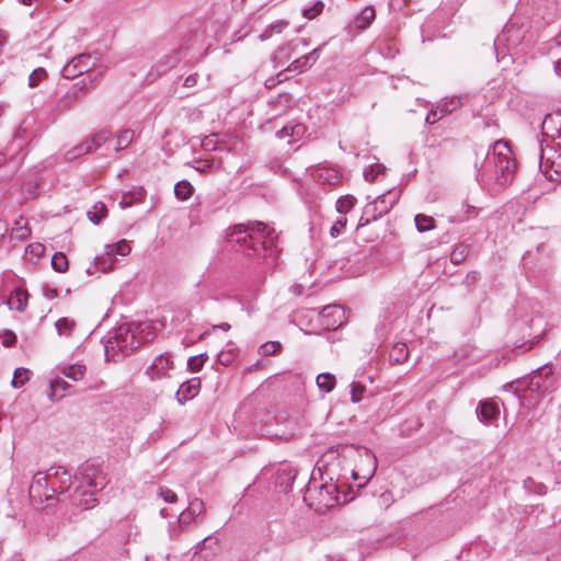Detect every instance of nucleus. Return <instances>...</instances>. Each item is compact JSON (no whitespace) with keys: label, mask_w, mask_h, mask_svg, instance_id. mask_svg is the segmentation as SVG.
<instances>
[{"label":"nucleus","mask_w":561,"mask_h":561,"mask_svg":"<svg viewBox=\"0 0 561 561\" xmlns=\"http://www.w3.org/2000/svg\"><path fill=\"white\" fill-rule=\"evenodd\" d=\"M273 232L274 228L262 221H249L228 228L226 239L237 253L254 260V268L263 273L275 261Z\"/></svg>","instance_id":"1"},{"label":"nucleus","mask_w":561,"mask_h":561,"mask_svg":"<svg viewBox=\"0 0 561 561\" xmlns=\"http://www.w3.org/2000/svg\"><path fill=\"white\" fill-rule=\"evenodd\" d=\"M486 165L491 163L494 167L495 181L504 186L513 181L516 169V160L508 145L503 140H497L492 145V157L486 154Z\"/></svg>","instance_id":"2"},{"label":"nucleus","mask_w":561,"mask_h":561,"mask_svg":"<svg viewBox=\"0 0 561 561\" xmlns=\"http://www.w3.org/2000/svg\"><path fill=\"white\" fill-rule=\"evenodd\" d=\"M140 346V342L136 339L135 332L127 323L121 324L105 343L106 360H116L115 356H128Z\"/></svg>","instance_id":"3"},{"label":"nucleus","mask_w":561,"mask_h":561,"mask_svg":"<svg viewBox=\"0 0 561 561\" xmlns=\"http://www.w3.org/2000/svg\"><path fill=\"white\" fill-rule=\"evenodd\" d=\"M318 473L322 481L321 484H316V472L313 471L311 474V480L313 484H309L307 492L309 496H312L317 501V508H330L336 505L340 501V491L339 486L335 482H333V478L329 477L328 479L324 477L327 474V467H318Z\"/></svg>","instance_id":"4"},{"label":"nucleus","mask_w":561,"mask_h":561,"mask_svg":"<svg viewBox=\"0 0 561 561\" xmlns=\"http://www.w3.org/2000/svg\"><path fill=\"white\" fill-rule=\"evenodd\" d=\"M399 199V193L389 191L379 195L373 202L368 203L358 220L357 229L367 226L371 221H376L383 215L388 214Z\"/></svg>","instance_id":"5"},{"label":"nucleus","mask_w":561,"mask_h":561,"mask_svg":"<svg viewBox=\"0 0 561 561\" xmlns=\"http://www.w3.org/2000/svg\"><path fill=\"white\" fill-rule=\"evenodd\" d=\"M75 478L79 480L80 485H84L85 488L96 491H102L107 484L106 472L104 471L103 466L93 460H87L83 462L78 468Z\"/></svg>","instance_id":"6"},{"label":"nucleus","mask_w":561,"mask_h":561,"mask_svg":"<svg viewBox=\"0 0 561 561\" xmlns=\"http://www.w3.org/2000/svg\"><path fill=\"white\" fill-rule=\"evenodd\" d=\"M50 476L46 472H36L33 476L28 486V496L31 501L37 504L51 506L57 502L56 491L50 486Z\"/></svg>","instance_id":"7"},{"label":"nucleus","mask_w":561,"mask_h":561,"mask_svg":"<svg viewBox=\"0 0 561 561\" xmlns=\"http://www.w3.org/2000/svg\"><path fill=\"white\" fill-rule=\"evenodd\" d=\"M94 66L91 54L83 53L73 57L64 68L62 76L67 79H73L79 75L88 72Z\"/></svg>","instance_id":"8"},{"label":"nucleus","mask_w":561,"mask_h":561,"mask_svg":"<svg viewBox=\"0 0 561 561\" xmlns=\"http://www.w3.org/2000/svg\"><path fill=\"white\" fill-rule=\"evenodd\" d=\"M98 492L99 491L85 488L84 485H78L69 495V502L72 506L78 508L90 510L99 503L96 499Z\"/></svg>","instance_id":"9"},{"label":"nucleus","mask_w":561,"mask_h":561,"mask_svg":"<svg viewBox=\"0 0 561 561\" xmlns=\"http://www.w3.org/2000/svg\"><path fill=\"white\" fill-rule=\"evenodd\" d=\"M47 474L50 476L49 483L56 491V495H61L70 490L71 474L65 468L51 467L47 470Z\"/></svg>","instance_id":"10"},{"label":"nucleus","mask_w":561,"mask_h":561,"mask_svg":"<svg viewBox=\"0 0 561 561\" xmlns=\"http://www.w3.org/2000/svg\"><path fill=\"white\" fill-rule=\"evenodd\" d=\"M171 369H173L171 356L168 354H160L147 368V375L151 380L161 379L168 377Z\"/></svg>","instance_id":"11"},{"label":"nucleus","mask_w":561,"mask_h":561,"mask_svg":"<svg viewBox=\"0 0 561 561\" xmlns=\"http://www.w3.org/2000/svg\"><path fill=\"white\" fill-rule=\"evenodd\" d=\"M320 316L323 328L327 330H336L343 323L344 310L337 305L325 306Z\"/></svg>","instance_id":"12"},{"label":"nucleus","mask_w":561,"mask_h":561,"mask_svg":"<svg viewBox=\"0 0 561 561\" xmlns=\"http://www.w3.org/2000/svg\"><path fill=\"white\" fill-rule=\"evenodd\" d=\"M476 413L481 422L492 424L500 415V407L493 400H482L479 402Z\"/></svg>","instance_id":"13"},{"label":"nucleus","mask_w":561,"mask_h":561,"mask_svg":"<svg viewBox=\"0 0 561 561\" xmlns=\"http://www.w3.org/2000/svg\"><path fill=\"white\" fill-rule=\"evenodd\" d=\"M201 378L193 377L184 381L178 389L175 398L180 404H184L199 393Z\"/></svg>","instance_id":"14"},{"label":"nucleus","mask_w":561,"mask_h":561,"mask_svg":"<svg viewBox=\"0 0 561 561\" xmlns=\"http://www.w3.org/2000/svg\"><path fill=\"white\" fill-rule=\"evenodd\" d=\"M81 85L79 88L72 89L68 91L65 95H62L56 103V111L58 113L67 112L75 107L80 99V94L85 89L87 84L84 80L80 81Z\"/></svg>","instance_id":"15"},{"label":"nucleus","mask_w":561,"mask_h":561,"mask_svg":"<svg viewBox=\"0 0 561 561\" xmlns=\"http://www.w3.org/2000/svg\"><path fill=\"white\" fill-rule=\"evenodd\" d=\"M296 476L297 471L289 466L279 468L276 472L275 485L280 488L283 492L287 493L291 489Z\"/></svg>","instance_id":"16"},{"label":"nucleus","mask_w":561,"mask_h":561,"mask_svg":"<svg viewBox=\"0 0 561 561\" xmlns=\"http://www.w3.org/2000/svg\"><path fill=\"white\" fill-rule=\"evenodd\" d=\"M375 19V8L367 5L354 18L352 26L357 31H364L371 25Z\"/></svg>","instance_id":"17"},{"label":"nucleus","mask_w":561,"mask_h":561,"mask_svg":"<svg viewBox=\"0 0 561 561\" xmlns=\"http://www.w3.org/2000/svg\"><path fill=\"white\" fill-rule=\"evenodd\" d=\"M28 294L23 288H15L7 299L10 310L24 311L27 306Z\"/></svg>","instance_id":"18"},{"label":"nucleus","mask_w":561,"mask_h":561,"mask_svg":"<svg viewBox=\"0 0 561 561\" xmlns=\"http://www.w3.org/2000/svg\"><path fill=\"white\" fill-rule=\"evenodd\" d=\"M146 197V191L142 187L134 186L130 191L124 192L119 201L122 208H127L134 204L144 202Z\"/></svg>","instance_id":"19"},{"label":"nucleus","mask_w":561,"mask_h":561,"mask_svg":"<svg viewBox=\"0 0 561 561\" xmlns=\"http://www.w3.org/2000/svg\"><path fill=\"white\" fill-rule=\"evenodd\" d=\"M312 175L319 183L328 185H335L341 179V175L336 170L329 168H318Z\"/></svg>","instance_id":"20"},{"label":"nucleus","mask_w":561,"mask_h":561,"mask_svg":"<svg viewBox=\"0 0 561 561\" xmlns=\"http://www.w3.org/2000/svg\"><path fill=\"white\" fill-rule=\"evenodd\" d=\"M60 371L65 377L73 381H78L84 377L87 367L83 364H68L62 366Z\"/></svg>","instance_id":"21"},{"label":"nucleus","mask_w":561,"mask_h":561,"mask_svg":"<svg viewBox=\"0 0 561 561\" xmlns=\"http://www.w3.org/2000/svg\"><path fill=\"white\" fill-rule=\"evenodd\" d=\"M408 357H409V348H408V345L403 342L396 343L389 352L390 360L396 364L404 363L408 359Z\"/></svg>","instance_id":"22"},{"label":"nucleus","mask_w":561,"mask_h":561,"mask_svg":"<svg viewBox=\"0 0 561 561\" xmlns=\"http://www.w3.org/2000/svg\"><path fill=\"white\" fill-rule=\"evenodd\" d=\"M289 22L287 20H277L266 26V28L261 33L259 38L261 41H266L271 38L274 34L282 33L287 26Z\"/></svg>","instance_id":"23"},{"label":"nucleus","mask_w":561,"mask_h":561,"mask_svg":"<svg viewBox=\"0 0 561 561\" xmlns=\"http://www.w3.org/2000/svg\"><path fill=\"white\" fill-rule=\"evenodd\" d=\"M71 386L65 381L62 378H55L50 381V393L49 398L51 400H57L65 396V391H67Z\"/></svg>","instance_id":"24"},{"label":"nucleus","mask_w":561,"mask_h":561,"mask_svg":"<svg viewBox=\"0 0 561 561\" xmlns=\"http://www.w3.org/2000/svg\"><path fill=\"white\" fill-rule=\"evenodd\" d=\"M107 215V208L104 203H95L91 209L88 210L87 216L91 222L99 225Z\"/></svg>","instance_id":"25"},{"label":"nucleus","mask_w":561,"mask_h":561,"mask_svg":"<svg viewBox=\"0 0 561 561\" xmlns=\"http://www.w3.org/2000/svg\"><path fill=\"white\" fill-rule=\"evenodd\" d=\"M112 136L108 129H100L95 131L90 138H87L92 151L104 145Z\"/></svg>","instance_id":"26"},{"label":"nucleus","mask_w":561,"mask_h":561,"mask_svg":"<svg viewBox=\"0 0 561 561\" xmlns=\"http://www.w3.org/2000/svg\"><path fill=\"white\" fill-rule=\"evenodd\" d=\"M317 386L321 391L331 392L336 383L335 376L330 373H321L317 376Z\"/></svg>","instance_id":"27"},{"label":"nucleus","mask_w":561,"mask_h":561,"mask_svg":"<svg viewBox=\"0 0 561 561\" xmlns=\"http://www.w3.org/2000/svg\"><path fill=\"white\" fill-rule=\"evenodd\" d=\"M105 250L108 256H114L116 254L124 256L129 254L131 249L126 240H121L115 243L107 244Z\"/></svg>","instance_id":"28"},{"label":"nucleus","mask_w":561,"mask_h":561,"mask_svg":"<svg viewBox=\"0 0 561 561\" xmlns=\"http://www.w3.org/2000/svg\"><path fill=\"white\" fill-rule=\"evenodd\" d=\"M193 186L188 181L182 180L174 185V194L181 201L188 199L193 194Z\"/></svg>","instance_id":"29"},{"label":"nucleus","mask_w":561,"mask_h":561,"mask_svg":"<svg viewBox=\"0 0 561 561\" xmlns=\"http://www.w3.org/2000/svg\"><path fill=\"white\" fill-rule=\"evenodd\" d=\"M414 221L419 232L430 231L435 228L434 218L424 214H417Z\"/></svg>","instance_id":"30"},{"label":"nucleus","mask_w":561,"mask_h":561,"mask_svg":"<svg viewBox=\"0 0 561 561\" xmlns=\"http://www.w3.org/2000/svg\"><path fill=\"white\" fill-rule=\"evenodd\" d=\"M356 198L352 195L341 196L335 204L336 210L340 215L346 214L354 207Z\"/></svg>","instance_id":"31"},{"label":"nucleus","mask_w":561,"mask_h":561,"mask_svg":"<svg viewBox=\"0 0 561 561\" xmlns=\"http://www.w3.org/2000/svg\"><path fill=\"white\" fill-rule=\"evenodd\" d=\"M92 152V149L90 145L88 144V140L84 139L82 142L73 147L72 149L68 150L66 152L67 160H73L77 159L80 156L87 154Z\"/></svg>","instance_id":"32"},{"label":"nucleus","mask_w":561,"mask_h":561,"mask_svg":"<svg viewBox=\"0 0 561 561\" xmlns=\"http://www.w3.org/2000/svg\"><path fill=\"white\" fill-rule=\"evenodd\" d=\"M55 327L59 335L70 336L76 327V322L65 317L57 320Z\"/></svg>","instance_id":"33"},{"label":"nucleus","mask_w":561,"mask_h":561,"mask_svg":"<svg viewBox=\"0 0 561 561\" xmlns=\"http://www.w3.org/2000/svg\"><path fill=\"white\" fill-rule=\"evenodd\" d=\"M134 139V130L124 129L116 137V147L115 150L119 151L127 148Z\"/></svg>","instance_id":"34"},{"label":"nucleus","mask_w":561,"mask_h":561,"mask_svg":"<svg viewBox=\"0 0 561 561\" xmlns=\"http://www.w3.org/2000/svg\"><path fill=\"white\" fill-rule=\"evenodd\" d=\"M469 253V247L467 244L460 243L456 245L450 252V261L454 264H460L466 260Z\"/></svg>","instance_id":"35"},{"label":"nucleus","mask_w":561,"mask_h":561,"mask_svg":"<svg viewBox=\"0 0 561 561\" xmlns=\"http://www.w3.org/2000/svg\"><path fill=\"white\" fill-rule=\"evenodd\" d=\"M68 259L62 252H56L51 257V267L58 273H65L68 270Z\"/></svg>","instance_id":"36"},{"label":"nucleus","mask_w":561,"mask_h":561,"mask_svg":"<svg viewBox=\"0 0 561 561\" xmlns=\"http://www.w3.org/2000/svg\"><path fill=\"white\" fill-rule=\"evenodd\" d=\"M31 371L26 368L20 367L14 370L13 378L11 380L13 388L22 387L31 376Z\"/></svg>","instance_id":"37"},{"label":"nucleus","mask_w":561,"mask_h":561,"mask_svg":"<svg viewBox=\"0 0 561 561\" xmlns=\"http://www.w3.org/2000/svg\"><path fill=\"white\" fill-rule=\"evenodd\" d=\"M207 359H208L207 353H202V354H198L195 356H191L187 359L188 370H191L192 373L199 371L203 368L204 364L207 362Z\"/></svg>","instance_id":"38"},{"label":"nucleus","mask_w":561,"mask_h":561,"mask_svg":"<svg viewBox=\"0 0 561 561\" xmlns=\"http://www.w3.org/2000/svg\"><path fill=\"white\" fill-rule=\"evenodd\" d=\"M523 485L526 491L538 495H545L547 493V486L541 482H536L533 478L525 479Z\"/></svg>","instance_id":"39"},{"label":"nucleus","mask_w":561,"mask_h":561,"mask_svg":"<svg viewBox=\"0 0 561 561\" xmlns=\"http://www.w3.org/2000/svg\"><path fill=\"white\" fill-rule=\"evenodd\" d=\"M114 256H108L106 253L103 256H96L93 262L95 270L107 272L113 268Z\"/></svg>","instance_id":"40"},{"label":"nucleus","mask_w":561,"mask_h":561,"mask_svg":"<svg viewBox=\"0 0 561 561\" xmlns=\"http://www.w3.org/2000/svg\"><path fill=\"white\" fill-rule=\"evenodd\" d=\"M304 133V126L301 124L286 125L276 133V136L280 139L286 137L298 136Z\"/></svg>","instance_id":"41"},{"label":"nucleus","mask_w":561,"mask_h":561,"mask_svg":"<svg viewBox=\"0 0 561 561\" xmlns=\"http://www.w3.org/2000/svg\"><path fill=\"white\" fill-rule=\"evenodd\" d=\"M47 78V71L46 69L38 67L34 69L31 75L28 76V87L30 88H36L39 85L41 82H43Z\"/></svg>","instance_id":"42"},{"label":"nucleus","mask_w":561,"mask_h":561,"mask_svg":"<svg viewBox=\"0 0 561 561\" xmlns=\"http://www.w3.org/2000/svg\"><path fill=\"white\" fill-rule=\"evenodd\" d=\"M280 348H282V344L279 342L270 341V342L263 343L259 347V353L262 356H272V355H275Z\"/></svg>","instance_id":"43"},{"label":"nucleus","mask_w":561,"mask_h":561,"mask_svg":"<svg viewBox=\"0 0 561 561\" xmlns=\"http://www.w3.org/2000/svg\"><path fill=\"white\" fill-rule=\"evenodd\" d=\"M311 62L309 61L308 57L306 55L297 58L296 60H294L288 67H287V70L289 71H298V72H304L306 71L307 69H309L311 67Z\"/></svg>","instance_id":"44"},{"label":"nucleus","mask_w":561,"mask_h":561,"mask_svg":"<svg viewBox=\"0 0 561 561\" xmlns=\"http://www.w3.org/2000/svg\"><path fill=\"white\" fill-rule=\"evenodd\" d=\"M350 388H351V400H352V402L353 403H357V402L362 401V399L364 397V393L366 391L365 386H363L359 382L353 381L350 385Z\"/></svg>","instance_id":"45"},{"label":"nucleus","mask_w":561,"mask_h":561,"mask_svg":"<svg viewBox=\"0 0 561 561\" xmlns=\"http://www.w3.org/2000/svg\"><path fill=\"white\" fill-rule=\"evenodd\" d=\"M236 356V348L222 350L218 353L217 360L225 366H229L234 360Z\"/></svg>","instance_id":"46"},{"label":"nucleus","mask_w":561,"mask_h":561,"mask_svg":"<svg viewBox=\"0 0 561 561\" xmlns=\"http://www.w3.org/2000/svg\"><path fill=\"white\" fill-rule=\"evenodd\" d=\"M346 224H347L346 216L340 215L330 229V236L332 238H337L342 233V231L345 229Z\"/></svg>","instance_id":"47"},{"label":"nucleus","mask_w":561,"mask_h":561,"mask_svg":"<svg viewBox=\"0 0 561 561\" xmlns=\"http://www.w3.org/2000/svg\"><path fill=\"white\" fill-rule=\"evenodd\" d=\"M383 167L381 164H371L364 170V178L367 181H375L376 178L383 172Z\"/></svg>","instance_id":"48"},{"label":"nucleus","mask_w":561,"mask_h":561,"mask_svg":"<svg viewBox=\"0 0 561 561\" xmlns=\"http://www.w3.org/2000/svg\"><path fill=\"white\" fill-rule=\"evenodd\" d=\"M323 8H324V3L322 1H317L310 8H305L302 10V15L305 18L311 20V19L316 18L317 15H319L323 11Z\"/></svg>","instance_id":"49"},{"label":"nucleus","mask_w":561,"mask_h":561,"mask_svg":"<svg viewBox=\"0 0 561 561\" xmlns=\"http://www.w3.org/2000/svg\"><path fill=\"white\" fill-rule=\"evenodd\" d=\"M187 510L196 517H199L205 513L204 502L201 499L195 497L190 502Z\"/></svg>","instance_id":"50"},{"label":"nucleus","mask_w":561,"mask_h":561,"mask_svg":"<svg viewBox=\"0 0 561 561\" xmlns=\"http://www.w3.org/2000/svg\"><path fill=\"white\" fill-rule=\"evenodd\" d=\"M197 517L192 514L187 508L184 510L179 516V524L181 527L190 526Z\"/></svg>","instance_id":"51"},{"label":"nucleus","mask_w":561,"mask_h":561,"mask_svg":"<svg viewBox=\"0 0 561 561\" xmlns=\"http://www.w3.org/2000/svg\"><path fill=\"white\" fill-rule=\"evenodd\" d=\"M18 339L13 331L11 330H2V345L7 347H11L15 345Z\"/></svg>","instance_id":"52"},{"label":"nucleus","mask_w":561,"mask_h":561,"mask_svg":"<svg viewBox=\"0 0 561 561\" xmlns=\"http://www.w3.org/2000/svg\"><path fill=\"white\" fill-rule=\"evenodd\" d=\"M473 213H476V207L468 205L467 209L463 214H457L455 216H450L449 221L450 222H462V221L469 219L470 214H473Z\"/></svg>","instance_id":"53"},{"label":"nucleus","mask_w":561,"mask_h":561,"mask_svg":"<svg viewBox=\"0 0 561 561\" xmlns=\"http://www.w3.org/2000/svg\"><path fill=\"white\" fill-rule=\"evenodd\" d=\"M542 3H547V7L548 5H553V3L550 0H533V5L536 9V14L538 16H540L541 19H543V20H549V16L546 13V11L541 10V4Z\"/></svg>","instance_id":"54"},{"label":"nucleus","mask_w":561,"mask_h":561,"mask_svg":"<svg viewBox=\"0 0 561 561\" xmlns=\"http://www.w3.org/2000/svg\"><path fill=\"white\" fill-rule=\"evenodd\" d=\"M293 53L291 43H288L282 47L278 48L276 51L275 58L279 59H289Z\"/></svg>","instance_id":"55"},{"label":"nucleus","mask_w":561,"mask_h":561,"mask_svg":"<svg viewBox=\"0 0 561 561\" xmlns=\"http://www.w3.org/2000/svg\"><path fill=\"white\" fill-rule=\"evenodd\" d=\"M160 495L162 496L163 501L167 503H174L178 499V495L175 492H173L170 489H161Z\"/></svg>","instance_id":"56"},{"label":"nucleus","mask_w":561,"mask_h":561,"mask_svg":"<svg viewBox=\"0 0 561 561\" xmlns=\"http://www.w3.org/2000/svg\"><path fill=\"white\" fill-rule=\"evenodd\" d=\"M454 108H455V101L454 100H451L449 102H444L443 104H440L437 107V110H438V112H439V114L442 116H444V115H446L448 113H451Z\"/></svg>","instance_id":"57"},{"label":"nucleus","mask_w":561,"mask_h":561,"mask_svg":"<svg viewBox=\"0 0 561 561\" xmlns=\"http://www.w3.org/2000/svg\"><path fill=\"white\" fill-rule=\"evenodd\" d=\"M443 116L439 114L438 110H431L425 118V123L428 125H433L438 122Z\"/></svg>","instance_id":"58"},{"label":"nucleus","mask_w":561,"mask_h":561,"mask_svg":"<svg viewBox=\"0 0 561 561\" xmlns=\"http://www.w3.org/2000/svg\"><path fill=\"white\" fill-rule=\"evenodd\" d=\"M43 295L47 299H54L58 296V290L56 288H53L48 285H45L43 287Z\"/></svg>","instance_id":"59"},{"label":"nucleus","mask_w":561,"mask_h":561,"mask_svg":"<svg viewBox=\"0 0 561 561\" xmlns=\"http://www.w3.org/2000/svg\"><path fill=\"white\" fill-rule=\"evenodd\" d=\"M197 81H198V75L197 73L190 75L184 80V87L185 88H193V87H195L197 84Z\"/></svg>","instance_id":"60"},{"label":"nucleus","mask_w":561,"mask_h":561,"mask_svg":"<svg viewBox=\"0 0 561 561\" xmlns=\"http://www.w3.org/2000/svg\"><path fill=\"white\" fill-rule=\"evenodd\" d=\"M367 457H368V459L370 460V462L373 465V469L368 472L367 476L364 477L366 479V482L373 477V474L375 473L376 468H377L376 457L374 455H371L370 453H367Z\"/></svg>","instance_id":"61"},{"label":"nucleus","mask_w":561,"mask_h":561,"mask_svg":"<svg viewBox=\"0 0 561 561\" xmlns=\"http://www.w3.org/2000/svg\"><path fill=\"white\" fill-rule=\"evenodd\" d=\"M25 133H26V129L25 128H20L15 134H14V141H20L19 146L21 147L22 146V142H24L26 140V136H25Z\"/></svg>","instance_id":"62"},{"label":"nucleus","mask_w":561,"mask_h":561,"mask_svg":"<svg viewBox=\"0 0 561 561\" xmlns=\"http://www.w3.org/2000/svg\"><path fill=\"white\" fill-rule=\"evenodd\" d=\"M306 56L308 57L311 65H313L320 57V48H314L312 51H310Z\"/></svg>","instance_id":"63"},{"label":"nucleus","mask_w":561,"mask_h":561,"mask_svg":"<svg viewBox=\"0 0 561 561\" xmlns=\"http://www.w3.org/2000/svg\"><path fill=\"white\" fill-rule=\"evenodd\" d=\"M276 102L277 103L284 102L286 105H288L291 102V96L288 93L279 94L278 98L276 99Z\"/></svg>","instance_id":"64"}]
</instances>
